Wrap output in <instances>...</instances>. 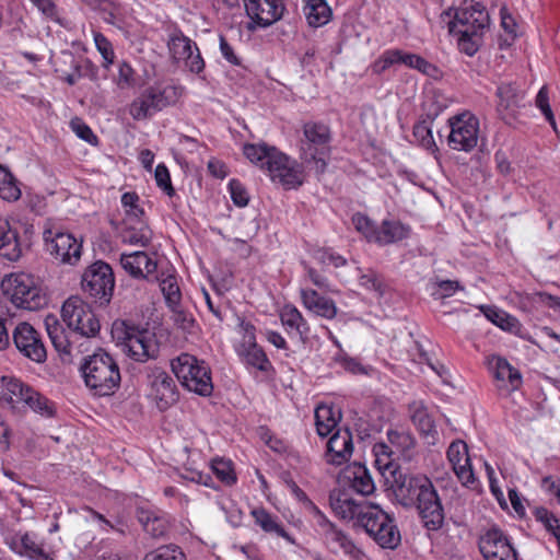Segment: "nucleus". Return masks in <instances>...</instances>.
<instances>
[{
	"instance_id": "1",
	"label": "nucleus",
	"mask_w": 560,
	"mask_h": 560,
	"mask_svg": "<svg viewBox=\"0 0 560 560\" xmlns=\"http://www.w3.org/2000/svg\"><path fill=\"white\" fill-rule=\"evenodd\" d=\"M330 505L337 516L353 521L354 526L362 528L381 548L393 550L400 545L401 536L394 516L380 505L353 499L347 493L330 497Z\"/></svg>"
},
{
	"instance_id": "2",
	"label": "nucleus",
	"mask_w": 560,
	"mask_h": 560,
	"mask_svg": "<svg viewBox=\"0 0 560 560\" xmlns=\"http://www.w3.org/2000/svg\"><path fill=\"white\" fill-rule=\"evenodd\" d=\"M394 494L404 508H416L423 526L438 530L444 523V509L432 481L424 475H401L395 478Z\"/></svg>"
},
{
	"instance_id": "3",
	"label": "nucleus",
	"mask_w": 560,
	"mask_h": 560,
	"mask_svg": "<svg viewBox=\"0 0 560 560\" xmlns=\"http://www.w3.org/2000/svg\"><path fill=\"white\" fill-rule=\"evenodd\" d=\"M489 25V13L482 3L464 1L460 7L454 9L448 32L457 38L459 50L471 57L481 46L483 34Z\"/></svg>"
},
{
	"instance_id": "4",
	"label": "nucleus",
	"mask_w": 560,
	"mask_h": 560,
	"mask_svg": "<svg viewBox=\"0 0 560 560\" xmlns=\"http://www.w3.org/2000/svg\"><path fill=\"white\" fill-rule=\"evenodd\" d=\"M243 153L253 164L266 171L273 183L281 184L285 189H294L303 184L302 166L276 147L247 143Z\"/></svg>"
},
{
	"instance_id": "5",
	"label": "nucleus",
	"mask_w": 560,
	"mask_h": 560,
	"mask_svg": "<svg viewBox=\"0 0 560 560\" xmlns=\"http://www.w3.org/2000/svg\"><path fill=\"white\" fill-rule=\"evenodd\" d=\"M80 371L86 387L95 396L113 395L120 386L118 363L102 349L84 358Z\"/></svg>"
},
{
	"instance_id": "6",
	"label": "nucleus",
	"mask_w": 560,
	"mask_h": 560,
	"mask_svg": "<svg viewBox=\"0 0 560 560\" xmlns=\"http://www.w3.org/2000/svg\"><path fill=\"white\" fill-rule=\"evenodd\" d=\"M113 336L124 347L125 352L138 362H147L159 355L160 347L155 335L130 322H116Z\"/></svg>"
},
{
	"instance_id": "7",
	"label": "nucleus",
	"mask_w": 560,
	"mask_h": 560,
	"mask_svg": "<svg viewBox=\"0 0 560 560\" xmlns=\"http://www.w3.org/2000/svg\"><path fill=\"white\" fill-rule=\"evenodd\" d=\"M4 293L19 308L38 311L48 305V295L42 283L33 275L11 273L2 281Z\"/></svg>"
},
{
	"instance_id": "8",
	"label": "nucleus",
	"mask_w": 560,
	"mask_h": 560,
	"mask_svg": "<svg viewBox=\"0 0 560 560\" xmlns=\"http://www.w3.org/2000/svg\"><path fill=\"white\" fill-rule=\"evenodd\" d=\"M184 89L178 85L156 83L143 89L130 103L129 115L135 120H145L177 103Z\"/></svg>"
},
{
	"instance_id": "9",
	"label": "nucleus",
	"mask_w": 560,
	"mask_h": 560,
	"mask_svg": "<svg viewBox=\"0 0 560 560\" xmlns=\"http://www.w3.org/2000/svg\"><path fill=\"white\" fill-rule=\"evenodd\" d=\"M177 380L189 392L208 397L213 392L211 371L207 363L189 353H182L171 361Z\"/></svg>"
},
{
	"instance_id": "10",
	"label": "nucleus",
	"mask_w": 560,
	"mask_h": 560,
	"mask_svg": "<svg viewBox=\"0 0 560 560\" xmlns=\"http://www.w3.org/2000/svg\"><path fill=\"white\" fill-rule=\"evenodd\" d=\"M330 139V130L325 124L307 121L303 125L301 159L306 163H315L317 173L322 174L326 170Z\"/></svg>"
},
{
	"instance_id": "11",
	"label": "nucleus",
	"mask_w": 560,
	"mask_h": 560,
	"mask_svg": "<svg viewBox=\"0 0 560 560\" xmlns=\"http://www.w3.org/2000/svg\"><path fill=\"white\" fill-rule=\"evenodd\" d=\"M61 317L72 332L82 337H95L101 328L89 304L78 296H70L63 302Z\"/></svg>"
},
{
	"instance_id": "12",
	"label": "nucleus",
	"mask_w": 560,
	"mask_h": 560,
	"mask_svg": "<svg viewBox=\"0 0 560 560\" xmlns=\"http://www.w3.org/2000/svg\"><path fill=\"white\" fill-rule=\"evenodd\" d=\"M82 289L100 305H107L113 296L115 277L112 267L102 260L89 266L82 276Z\"/></svg>"
},
{
	"instance_id": "13",
	"label": "nucleus",
	"mask_w": 560,
	"mask_h": 560,
	"mask_svg": "<svg viewBox=\"0 0 560 560\" xmlns=\"http://www.w3.org/2000/svg\"><path fill=\"white\" fill-rule=\"evenodd\" d=\"M451 128L447 141L456 151L470 152L477 147L479 137V119L465 112L448 119Z\"/></svg>"
},
{
	"instance_id": "14",
	"label": "nucleus",
	"mask_w": 560,
	"mask_h": 560,
	"mask_svg": "<svg viewBox=\"0 0 560 560\" xmlns=\"http://www.w3.org/2000/svg\"><path fill=\"white\" fill-rule=\"evenodd\" d=\"M240 329L242 332V340L236 345L235 350L241 361L247 366L261 372L272 370L271 362L267 358L262 348L256 342L255 326L249 322L241 320Z\"/></svg>"
},
{
	"instance_id": "15",
	"label": "nucleus",
	"mask_w": 560,
	"mask_h": 560,
	"mask_svg": "<svg viewBox=\"0 0 560 560\" xmlns=\"http://www.w3.org/2000/svg\"><path fill=\"white\" fill-rule=\"evenodd\" d=\"M478 548L485 560H517L518 558L510 537L495 525L479 536Z\"/></svg>"
},
{
	"instance_id": "16",
	"label": "nucleus",
	"mask_w": 560,
	"mask_h": 560,
	"mask_svg": "<svg viewBox=\"0 0 560 560\" xmlns=\"http://www.w3.org/2000/svg\"><path fill=\"white\" fill-rule=\"evenodd\" d=\"M149 397L164 411L177 402L179 394L174 378L161 368H152L147 375Z\"/></svg>"
},
{
	"instance_id": "17",
	"label": "nucleus",
	"mask_w": 560,
	"mask_h": 560,
	"mask_svg": "<svg viewBox=\"0 0 560 560\" xmlns=\"http://www.w3.org/2000/svg\"><path fill=\"white\" fill-rule=\"evenodd\" d=\"M12 340L23 357L36 363L46 361L47 351L42 335L30 323H19L12 331Z\"/></svg>"
},
{
	"instance_id": "18",
	"label": "nucleus",
	"mask_w": 560,
	"mask_h": 560,
	"mask_svg": "<svg viewBox=\"0 0 560 560\" xmlns=\"http://www.w3.org/2000/svg\"><path fill=\"white\" fill-rule=\"evenodd\" d=\"M43 237L47 250L59 262L75 265L80 260L82 245L72 234L45 229Z\"/></svg>"
},
{
	"instance_id": "19",
	"label": "nucleus",
	"mask_w": 560,
	"mask_h": 560,
	"mask_svg": "<svg viewBox=\"0 0 560 560\" xmlns=\"http://www.w3.org/2000/svg\"><path fill=\"white\" fill-rule=\"evenodd\" d=\"M31 228L24 231V238H21L15 226L5 218L0 217V258L15 262L23 256L31 244Z\"/></svg>"
},
{
	"instance_id": "20",
	"label": "nucleus",
	"mask_w": 560,
	"mask_h": 560,
	"mask_svg": "<svg viewBox=\"0 0 560 560\" xmlns=\"http://www.w3.org/2000/svg\"><path fill=\"white\" fill-rule=\"evenodd\" d=\"M250 19L247 28L268 27L279 21L285 10L283 0H243Z\"/></svg>"
},
{
	"instance_id": "21",
	"label": "nucleus",
	"mask_w": 560,
	"mask_h": 560,
	"mask_svg": "<svg viewBox=\"0 0 560 560\" xmlns=\"http://www.w3.org/2000/svg\"><path fill=\"white\" fill-rule=\"evenodd\" d=\"M446 455L460 483L470 489L475 488L477 480L471 467L467 444L462 440L452 442Z\"/></svg>"
},
{
	"instance_id": "22",
	"label": "nucleus",
	"mask_w": 560,
	"mask_h": 560,
	"mask_svg": "<svg viewBox=\"0 0 560 560\" xmlns=\"http://www.w3.org/2000/svg\"><path fill=\"white\" fill-rule=\"evenodd\" d=\"M495 95L499 98L497 104L499 115L505 122L511 124L523 106L524 91L516 82H502L498 85Z\"/></svg>"
},
{
	"instance_id": "23",
	"label": "nucleus",
	"mask_w": 560,
	"mask_h": 560,
	"mask_svg": "<svg viewBox=\"0 0 560 560\" xmlns=\"http://www.w3.org/2000/svg\"><path fill=\"white\" fill-rule=\"evenodd\" d=\"M488 364L497 381V387L503 395H509L521 387L522 374L505 358L492 355L489 358Z\"/></svg>"
},
{
	"instance_id": "24",
	"label": "nucleus",
	"mask_w": 560,
	"mask_h": 560,
	"mask_svg": "<svg viewBox=\"0 0 560 560\" xmlns=\"http://www.w3.org/2000/svg\"><path fill=\"white\" fill-rule=\"evenodd\" d=\"M352 435L349 430L338 429L327 442L326 462L339 466L352 455Z\"/></svg>"
},
{
	"instance_id": "25",
	"label": "nucleus",
	"mask_w": 560,
	"mask_h": 560,
	"mask_svg": "<svg viewBox=\"0 0 560 560\" xmlns=\"http://www.w3.org/2000/svg\"><path fill=\"white\" fill-rule=\"evenodd\" d=\"M32 387L25 385L20 380L11 376L0 378V402L8 406L12 411L20 410V404L30 394Z\"/></svg>"
},
{
	"instance_id": "26",
	"label": "nucleus",
	"mask_w": 560,
	"mask_h": 560,
	"mask_svg": "<svg viewBox=\"0 0 560 560\" xmlns=\"http://www.w3.org/2000/svg\"><path fill=\"white\" fill-rule=\"evenodd\" d=\"M120 265L126 272L137 279H145L156 271L158 264L145 252L121 254Z\"/></svg>"
},
{
	"instance_id": "27",
	"label": "nucleus",
	"mask_w": 560,
	"mask_h": 560,
	"mask_svg": "<svg viewBox=\"0 0 560 560\" xmlns=\"http://www.w3.org/2000/svg\"><path fill=\"white\" fill-rule=\"evenodd\" d=\"M408 413L411 422L417 428L419 433L425 438L431 439L429 443L434 444L438 431L434 420L429 413L427 406L422 400H413L408 405Z\"/></svg>"
},
{
	"instance_id": "28",
	"label": "nucleus",
	"mask_w": 560,
	"mask_h": 560,
	"mask_svg": "<svg viewBox=\"0 0 560 560\" xmlns=\"http://www.w3.org/2000/svg\"><path fill=\"white\" fill-rule=\"evenodd\" d=\"M300 293L302 303L308 311L326 319L336 317L338 310L331 299L320 295L313 289H301Z\"/></svg>"
},
{
	"instance_id": "29",
	"label": "nucleus",
	"mask_w": 560,
	"mask_h": 560,
	"mask_svg": "<svg viewBox=\"0 0 560 560\" xmlns=\"http://www.w3.org/2000/svg\"><path fill=\"white\" fill-rule=\"evenodd\" d=\"M45 326L56 351L63 357L62 360L69 359L71 357L72 342L58 318L54 315L46 316Z\"/></svg>"
},
{
	"instance_id": "30",
	"label": "nucleus",
	"mask_w": 560,
	"mask_h": 560,
	"mask_svg": "<svg viewBox=\"0 0 560 560\" xmlns=\"http://www.w3.org/2000/svg\"><path fill=\"white\" fill-rule=\"evenodd\" d=\"M280 320L289 334L294 331L303 342L307 340L310 325L295 306L284 305L280 312Z\"/></svg>"
},
{
	"instance_id": "31",
	"label": "nucleus",
	"mask_w": 560,
	"mask_h": 560,
	"mask_svg": "<svg viewBox=\"0 0 560 560\" xmlns=\"http://www.w3.org/2000/svg\"><path fill=\"white\" fill-rule=\"evenodd\" d=\"M410 228L396 220H384L377 229L375 243L388 245L409 236Z\"/></svg>"
},
{
	"instance_id": "32",
	"label": "nucleus",
	"mask_w": 560,
	"mask_h": 560,
	"mask_svg": "<svg viewBox=\"0 0 560 560\" xmlns=\"http://www.w3.org/2000/svg\"><path fill=\"white\" fill-rule=\"evenodd\" d=\"M121 237L124 243L135 246L147 247L152 240V231L143 221H133L125 224Z\"/></svg>"
},
{
	"instance_id": "33",
	"label": "nucleus",
	"mask_w": 560,
	"mask_h": 560,
	"mask_svg": "<svg viewBox=\"0 0 560 560\" xmlns=\"http://www.w3.org/2000/svg\"><path fill=\"white\" fill-rule=\"evenodd\" d=\"M340 420V412L334 407L322 405L315 409V425L319 436L325 438L332 432Z\"/></svg>"
},
{
	"instance_id": "34",
	"label": "nucleus",
	"mask_w": 560,
	"mask_h": 560,
	"mask_svg": "<svg viewBox=\"0 0 560 560\" xmlns=\"http://www.w3.org/2000/svg\"><path fill=\"white\" fill-rule=\"evenodd\" d=\"M347 478L351 482L352 489L359 494L369 495L375 489L373 479L363 465H354L349 468Z\"/></svg>"
},
{
	"instance_id": "35",
	"label": "nucleus",
	"mask_w": 560,
	"mask_h": 560,
	"mask_svg": "<svg viewBox=\"0 0 560 560\" xmlns=\"http://www.w3.org/2000/svg\"><path fill=\"white\" fill-rule=\"evenodd\" d=\"M325 539L328 544H336L352 560H362L364 557V552L357 547L353 540L337 527L326 532Z\"/></svg>"
},
{
	"instance_id": "36",
	"label": "nucleus",
	"mask_w": 560,
	"mask_h": 560,
	"mask_svg": "<svg viewBox=\"0 0 560 560\" xmlns=\"http://www.w3.org/2000/svg\"><path fill=\"white\" fill-rule=\"evenodd\" d=\"M252 515L255 520V523L266 533L276 534L280 537H283L290 542H293L291 536L285 532V529L278 522V517L268 513L265 509H255L252 511Z\"/></svg>"
},
{
	"instance_id": "37",
	"label": "nucleus",
	"mask_w": 560,
	"mask_h": 560,
	"mask_svg": "<svg viewBox=\"0 0 560 560\" xmlns=\"http://www.w3.org/2000/svg\"><path fill=\"white\" fill-rule=\"evenodd\" d=\"M18 551L33 560H54L52 556L46 551L43 545L37 540L36 535L26 533L20 537Z\"/></svg>"
},
{
	"instance_id": "38",
	"label": "nucleus",
	"mask_w": 560,
	"mask_h": 560,
	"mask_svg": "<svg viewBox=\"0 0 560 560\" xmlns=\"http://www.w3.org/2000/svg\"><path fill=\"white\" fill-rule=\"evenodd\" d=\"M305 15L311 26L318 27L328 23L331 10L325 0H304Z\"/></svg>"
},
{
	"instance_id": "39",
	"label": "nucleus",
	"mask_w": 560,
	"mask_h": 560,
	"mask_svg": "<svg viewBox=\"0 0 560 560\" xmlns=\"http://www.w3.org/2000/svg\"><path fill=\"white\" fill-rule=\"evenodd\" d=\"M167 46L174 59L185 60L195 50L197 45L180 31H176L170 35Z\"/></svg>"
},
{
	"instance_id": "40",
	"label": "nucleus",
	"mask_w": 560,
	"mask_h": 560,
	"mask_svg": "<svg viewBox=\"0 0 560 560\" xmlns=\"http://www.w3.org/2000/svg\"><path fill=\"white\" fill-rule=\"evenodd\" d=\"M431 122L432 119L430 117L418 121L413 126L412 135L419 145L434 154L439 151V148L433 139Z\"/></svg>"
},
{
	"instance_id": "41",
	"label": "nucleus",
	"mask_w": 560,
	"mask_h": 560,
	"mask_svg": "<svg viewBox=\"0 0 560 560\" xmlns=\"http://www.w3.org/2000/svg\"><path fill=\"white\" fill-rule=\"evenodd\" d=\"M138 518L145 533L154 538L162 537L167 532V523L165 520L149 511H139Z\"/></svg>"
},
{
	"instance_id": "42",
	"label": "nucleus",
	"mask_w": 560,
	"mask_h": 560,
	"mask_svg": "<svg viewBox=\"0 0 560 560\" xmlns=\"http://www.w3.org/2000/svg\"><path fill=\"white\" fill-rule=\"evenodd\" d=\"M21 197V190L11 172L0 164V198L15 201Z\"/></svg>"
},
{
	"instance_id": "43",
	"label": "nucleus",
	"mask_w": 560,
	"mask_h": 560,
	"mask_svg": "<svg viewBox=\"0 0 560 560\" xmlns=\"http://www.w3.org/2000/svg\"><path fill=\"white\" fill-rule=\"evenodd\" d=\"M401 65H405L410 69H416L419 72L432 78H436L440 73L439 68L423 57L416 54L406 52L404 50Z\"/></svg>"
},
{
	"instance_id": "44",
	"label": "nucleus",
	"mask_w": 560,
	"mask_h": 560,
	"mask_svg": "<svg viewBox=\"0 0 560 560\" xmlns=\"http://www.w3.org/2000/svg\"><path fill=\"white\" fill-rule=\"evenodd\" d=\"M23 404L27 405L33 411L47 418L54 417L56 412L54 402L33 388L26 398H24Z\"/></svg>"
},
{
	"instance_id": "45",
	"label": "nucleus",
	"mask_w": 560,
	"mask_h": 560,
	"mask_svg": "<svg viewBox=\"0 0 560 560\" xmlns=\"http://www.w3.org/2000/svg\"><path fill=\"white\" fill-rule=\"evenodd\" d=\"M359 284L365 290L375 292L383 296L386 290L384 277L373 269H366L364 272L360 269Z\"/></svg>"
},
{
	"instance_id": "46",
	"label": "nucleus",
	"mask_w": 560,
	"mask_h": 560,
	"mask_svg": "<svg viewBox=\"0 0 560 560\" xmlns=\"http://www.w3.org/2000/svg\"><path fill=\"white\" fill-rule=\"evenodd\" d=\"M121 205L125 209V224L133 221H142L143 209L139 206V196L136 192H125L121 196Z\"/></svg>"
},
{
	"instance_id": "47",
	"label": "nucleus",
	"mask_w": 560,
	"mask_h": 560,
	"mask_svg": "<svg viewBox=\"0 0 560 560\" xmlns=\"http://www.w3.org/2000/svg\"><path fill=\"white\" fill-rule=\"evenodd\" d=\"M160 288L168 307H176L180 303L182 293L175 276L170 275L163 278L160 282Z\"/></svg>"
},
{
	"instance_id": "48",
	"label": "nucleus",
	"mask_w": 560,
	"mask_h": 560,
	"mask_svg": "<svg viewBox=\"0 0 560 560\" xmlns=\"http://www.w3.org/2000/svg\"><path fill=\"white\" fill-rule=\"evenodd\" d=\"M533 514L536 521L540 522L547 532L551 533L555 537L560 535V518L553 513L549 512L544 506H537L534 509Z\"/></svg>"
},
{
	"instance_id": "49",
	"label": "nucleus",
	"mask_w": 560,
	"mask_h": 560,
	"mask_svg": "<svg viewBox=\"0 0 560 560\" xmlns=\"http://www.w3.org/2000/svg\"><path fill=\"white\" fill-rule=\"evenodd\" d=\"M387 436L390 444L396 446L399 451L406 452L407 456H409L415 448L416 440L410 432L388 431Z\"/></svg>"
},
{
	"instance_id": "50",
	"label": "nucleus",
	"mask_w": 560,
	"mask_h": 560,
	"mask_svg": "<svg viewBox=\"0 0 560 560\" xmlns=\"http://www.w3.org/2000/svg\"><path fill=\"white\" fill-rule=\"evenodd\" d=\"M213 474L226 486H232L236 481L232 463L225 459H213L211 464Z\"/></svg>"
},
{
	"instance_id": "51",
	"label": "nucleus",
	"mask_w": 560,
	"mask_h": 560,
	"mask_svg": "<svg viewBox=\"0 0 560 560\" xmlns=\"http://www.w3.org/2000/svg\"><path fill=\"white\" fill-rule=\"evenodd\" d=\"M352 223L355 230L364 235L369 242H374L378 226H376L372 220L365 214L360 212L352 215Z\"/></svg>"
},
{
	"instance_id": "52",
	"label": "nucleus",
	"mask_w": 560,
	"mask_h": 560,
	"mask_svg": "<svg viewBox=\"0 0 560 560\" xmlns=\"http://www.w3.org/2000/svg\"><path fill=\"white\" fill-rule=\"evenodd\" d=\"M143 560H185V555L177 546H162L145 555Z\"/></svg>"
},
{
	"instance_id": "53",
	"label": "nucleus",
	"mask_w": 560,
	"mask_h": 560,
	"mask_svg": "<svg viewBox=\"0 0 560 560\" xmlns=\"http://www.w3.org/2000/svg\"><path fill=\"white\" fill-rule=\"evenodd\" d=\"M536 106L540 109L546 120L551 125L552 129L557 132L556 119L549 104L548 89L544 85L537 93Z\"/></svg>"
},
{
	"instance_id": "54",
	"label": "nucleus",
	"mask_w": 560,
	"mask_h": 560,
	"mask_svg": "<svg viewBox=\"0 0 560 560\" xmlns=\"http://www.w3.org/2000/svg\"><path fill=\"white\" fill-rule=\"evenodd\" d=\"M94 43H95L97 50L100 51V54L102 55V57L104 59V63H103L104 67L108 68L109 65H112L114 62V57H115L110 42L102 33L95 32L94 33Z\"/></svg>"
},
{
	"instance_id": "55",
	"label": "nucleus",
	"mask_w": 560,
	"mask_h": 560,
	"mask_svg": "<svg viewBox=\"0 0 560 560\" xmlns=\"http://www.w3.org/2000/svg\"><path fill=\"white\" fill-rule=\"evenodd\" d=\"M154 177L156 185L168 196L175 195V189L171 182V175L167 167L164 164H159L155 167Z\"/></svg>"
},
{
	"instance_id": "56",
	"label": "nucleus",
	"mask_w": 560,
	"mask_h": 560,
	"mask_svg": "<svg viewBox=\"0 0 560 560\" xmlns=\"http://www.w3.org/2000/svg\"><path fill=\"white\" fill-rule=\"evenodd\" d=\"M229 190L233 202L237 207H245L249 201V196L244 185L237 179H231Z\"/></svg>"
},
{
	"instance_id": "57",
	"label": "nucleus",
	"mask_w": 560,
	"mask_h": 560,
	"mask_svg": "<svg viewBox=\"0 0 560 560\" xmlns=\"http://www.w3.org/2000/svg\"><path fill=\"white\" fill-rule=\"evenodd\" d=\"M72 131L82 140L91 144L97 143V137L92 129L80 118H74L70 122Z\"/></svg>"
},
{
	"instance_id": "58",
	"label": "nucleus",
	"mask_w": 560,
	"mask_h": 560,
	"mask_svg": "<svg viewBox=\"0 0 560 560\" xmlns=\"http://www.w3.org/2000/svg\"><path fill=\"white\" fill-rule=\"evenodd\" d=\"M185 67L192 73L200 74L205 70V60L200 50L195 46V50L185 60Z\"/></svg>"
},
{
	"instance_id": "59",
	"label": "nucleus",
	"mask_w": 560,
	"mask_h": 560,
	"mask_svg": "<svg viewBox=\"0 0 560 560\" xmlns=\"http://www.w3.org/2000/svg\"><path fill=\"white\" fill-rule=\"evenodd\" d=\"M133 74V69L127 62H121L118 69L117 85L120 89L132 86L135 83Z\"/></svg>"
},
{
	"instance_id": "60",
	"label": "nucleus",
	"mask_w": 560,
	"mask_h": 560,
	"mask_svg": "<svg viewBox=\"0 0 560 560\" xmlns=\"http://www.w3.org/2000/svg\"><path fill=\"white\" fill-rule=\"evenodd\" d=\"M303 266L304 269L306 270L310 280L313 282L314 285L325 291H332L330 282L325 276H323L316 269L310 267L305 262H303Z\"/></svg>"
},
{
	"instance_id": "61",
	"label": "nucleus",
	"mask_w": 560,
	"mask_h": 560,
	"mask_svg": "<svg viewBox=\"0 0 560 560\" xmlns=\"http://www.w3.org/2000/svg\"><path fill=\"white\" fill-rule=\"evenodd\" d=\"M68 57L71 60V66L73 68L72 72L83 73V77L89 75L92 80L96 79L97 71L91 61L84 60L78 62L74 60V57L71 54H69Z\"/></svg>"
},
{
	"instance_id": "62",
	"label": "nucleus",
	"mask_w": 560,
	"mask_h": 560,
	"mask_svg": "<svg viewBox=\"0 0 560 560\" xmlns=\"http://www.w3.org/2000/svg\"><path fill=\"white\" fill-rule=\"evenodd\" d=\"M170 308L173 312V320L179 328L189 329L192 326V317L187 312L182 310L180 303L177 304L176 307Z\"/></svg>"
},
{
	"instance_id": "63",
	"label": "nucleus",
	"mask_w": 560,
	"mask_h": 560,
	"mask_svg": "<svg viewBox=\"0 0 560 560\" xmlns=\"http://www.w3.org/2000/svg\"><path fill=\"white\" fill-rule=\"evenodd\" d=\"M220 51L223 58L233 66H240L241 59L234 52L233 47L228 43L223 35L219 36Z\"/></svg>"
},
{
	"instance_id": "64",
	"label": "nucleus",
	"mask_w": 560,
	"mask_h": 560,
	"mask_svg": "<svg viewBox=\"0 0 560 560\" xmlns=\"http://www.w3.org/2000/svg\"><path fill=\"white\" fill-rule=\"evenodd\" d=\"M313 516L315 517L317 525L320 526L324 530V534L326 532H330L334 527H336L327 517L326 515L314 504V502H308V505L306 506Z\"/></svg>"
}]
</instances>
